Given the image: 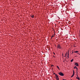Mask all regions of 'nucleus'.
Segmentation results:
<instances>
[{"mask_svg": "<svg viewBox=\"0 0 80 80\" xmlns=\"http://www.w3.org/2000/svg\"><path fill=\"white\" fill-rule=\"evenodd\" d=\"M58 74H59V75H60V76H64V74L62 72L58 73Z\"/></svg>", "mask_w": 80, "mask_h": 80, "instance_id": "obj_1", "label": "nucleus"}, {"mask_svg": "<svg viewBox=\"0 0 80 80\" xmlns=\"http://www.w3.org/2000/svg\"><path fill=\"white\" fill-rule=\"evenodd\" d=\"M55 76L56 80H59V78H58V75L57 74H55Z\"/></svg>", "mask_w": 80, "mask_h": 80, "instance_id": "obj_2", "label": "nucleus"}, {"mask_svg": "<svg viewBox=\"0 0 80 80\" xmlns=\"http://www.w3.org/2000/svg\"><path fill=\"white\" fill-rule=\"evenodd\" d=\"M57 48H59V49H61V48H62V47L61 46H60V44H59L58 45Z\"/></svg>", "mask_w": 80, "mask_h": 80, "instance_id": "obj_3", "label": "nucleus"}, {"mask_svg": "<svg viewBox=\"0 0 80 80\" xmlns=\"http://www.w3.org/2000/svg\"><path fill=\"white\" fill-rule=\"evenodd\" d=\"M74 65H76V66H77V67H78L79 66L77 62H75Z\"/></svg>", "mask_w": 80, "mask_h": 80, "instance_id": "obj_4", "label": "nucleus"}, {"mask_svg": "<svg viewBox=\"0 0 80 80\" xmlns=\"http://www.w3.org/2000/svg\"><path fill=\"white\" fill-rule=\"evenodd\" d=\"M77 77L76 78L77 79H78V80H80V78L79 77H78V75H77Z\"/></svg>", "mask_w": 80, "mask_h": 80, "instance_id": "obj_5", "label": "nucleus"}, {"mask_svg": "<svg viewBox=\"0 0 80 80\" xmlns=\"http://www.w3.org/2000/svg\"><path fill=\"white\" fill-rule=\"evenodd\" d=\"M55 37V34L52 35V36L51 37V38H52V37Z\"/></svg>", "mask_w": 80, "mask_h": 80, "instance_id": "obj_6", "label": "nucleus"}, {"mask_svg": "<svg viewBox=\"0 0 80 80\" xmlns=\"http://www.w3.org/2000/svg\"><path fill=\"white\" fill-rule=\"evenodd\" d=\"M74 69H75V68H76V69H77V68H77V67L76 66H75L74 68Z\"/></svg>", "mask_w": 80, "mask_h": 80, "instance_id": "obj_7", "label": "nucleus"}, {"mask_svg": "<svg viewBox=\"0 0 80 80\" xmlns=\"http://www.w3.org/2000/svg\"><path fill=\"white\" fill-rule=\"evenodd\" d=\"M74 75L75 74H73V75L71 77V78H72V77H73V76H74Z\"/></svg>", "mask_w": 80, "mask_h": 80, "instance_id": "obj_8", "label": "nucleus"}, {"mask_svg": "<svg viewBox=\"0 0 80 80\" xmlns=\"http://www.w3.org/2000/svg\"><path fill=\"white\" fill-rule=\"evenodd\" d=\"M57 68H58V69H59V70H60V68H59V67L58 66H57Z\"/></svg>", "mask_w": 80, "mask_h": 80, "instance_id": "obj_9", "label": "nucleus"}, {"mask_svg": "<svg viewBox=\"0 0 80 80\" xmlns=\"http://www.w3.org/2000/svg\"><path fill=\"white\" fill-rule=\"evenodd\" d=\"M31 18H33L34 15H33L32 16H31Z\"/></svg>", "mask_w": 80, "mask_h": 80, "instance_id": "obj_10", "label": "nucleus"}, {"mask_svg": "<svg viewBox=\"0 0 80 80\" xmlns=\"http://www.w3.org/2000/svg\"><path fill=\"white\" fill-rule=\"evenodd\" d=\"M69 55V54L68 53V58H69V56H68Z\"/></svg>", "mask_w": 80, "mask_h": 80, "instance_id": "obj_11", "label": "nucleus"}, {"mask_svg": "<svg viewBox=\"0 0 80 80\" xmlns=\"http://www.w3.org/2000/svg\"><path fill=\"white\" fill-rule=\"evenodd\" d=\"M75 53H78V51H76L74 52Z\"/></svg>", "mask_w": 80, "mask_h": 80, "instance_id": "obj_12", "label": "nucleus"}, {"mask_svg": "<svg viewBox=\"0 0 80 80\" xmlns=\"http://www.w3.org/2000/svg\"><path fill=\"white\" fill-rule=\"evenodd\" d=\"M73 59H72V60H71V62H73Z\"/></svg>", "mask_w": 80, "mask_h": 80, "instance_id": "obj_13", "label": "nucleus"}, {"mask_svg": "<svg viewBox=\"0 0 80 80\" xmlns=\"http://www.w3.org/2000/svg\"><path fill=\"white\" fill-rule=\"evenodd\" d=\"M73 74H75V71L73 70Z\"/></svg>", "mask_w": 80, "mask_h": 80, "instance_id": "obj_14", "label": "nucleus"}, {"mask_svg": "<svg viewBox=\"0 0 80 80\" xmlns=\"http://www.w3.org/2000/svg\"><path fill=\"white\" fill-rule=\"evenodd\" d=\"M65 55H67V52L66 53Z\"/></svg>", "mask_w": 80, "mask_h": 80, "instance_id": "obj_15", "label": "nucleus"}, {"mask_svg": "<svg viewBox=\"0 0 80 80\" xmlns=\"http://www.w3.org/2000/svg\"><path fill=\"white\" fill-rule=\"evenodd\" d=\"M51 67H53V65H51Z\"/></svg>", "mask_w": 80, "mask_h": 80, "instance_id": "obj_16", "label": "nucleus"}, {"mask_svg": "<svg viewBox=\"0 0 80 80\" xmlns=\"http://www.w3.org/2000/svg\"><path fill=\"white\" fill-rule=\"evenodd\" d=\"M76 71H78V68H77V70H76Z\"/></svg>", "mask_w": 80, "mask_h": 80, "instance_id": "obj_17", "label": "nucleus"}, {"mask_svg": "<svg viewBox=\"0 0 80 80\" xmlns=\"http://www.w3.org/2000/svg\"><path fill=\"white\" fill-rule=\"evenodd\" d=\"M53 53L54 55H55V53L54 52H53Z\"/></svg>", "mask_w": 80, "mask_h": 80, "instance_id": "obj_18", "label": "nucleus"}, {"mask_svg": "<svg viewBox=\"0 0 80 80\" xmlns=\"http://www.w3.org/2000/svg\"><path fill=\"white\" fill-rule=\"evenodd\" d=\"M55 73H53V74H54V75H55Z\"/></svg>", "mask_w": 80, "mask_h": 80, "instance_id": "obj_19", "label": "nucleus"}, {"mask_svg": "<svg viewBox=\"0 0 80 80\" xmlns=\"http://www.w3.org/2000/svg\"><path fill=\"white\" fill-rule=\"evenodd\" d=\"M65 57H66V55H65V56H64Z\"/></svg>", "mask_w": 80, "mask_h": 80, "instance_id": "obj_20", "label": "nucleus"}, {"mask_svg": "<svg viewBox=\"0 0 80 80\" xmlns=\"http://www.w3.org/2000/svg\"><path fill=\"white\" fill-rule=\"evenodd\" d=\"M63 55V54L62 53V56Z\"/></svg>", "mask_w": 80, "mask_h": 80, "instance_id": "obj_21", "label": "nucleus"}, {"mask_svg": "<svg viewBox=\"0 0 80 80\" xmlns=\"http://www.w3.org/2000/svg\"><path fill=\"white\" fill-rule=\"evenodd\" d=\"M79 55H80V54H79Z\"/></svg>", "mask_w": 80, "mask_h": 80, "instance_id": "obj_22", "label": "nucleus"}]
</instances>
